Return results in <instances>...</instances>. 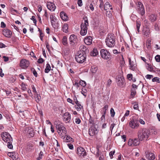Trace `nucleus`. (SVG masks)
I'll list each match as a JSON object with an SVG mask.
<instances>
[{"label": "nucleus", "mask_w": 160, "mask_h": 160, "mask_svg": "<svg viewBox=\"0 0 160 160\" xmlns=\"http://www.w3.org/2000/svg\"><path fill=\"white\" fill-rule=\"evenodd\" d=\"M150 135L149 130L146 128L141 129L138 132V138L141 141L148 140Z\"/></svg>", "instance_id": "1"}, {"label": "nucleus", "mask_w": 160, "mask_h": 160, "mask_svg": "<svg viewBox=\"0 0 160 160\" xmlns=\"http://www.w3.org/2000/svg\"><path fill=\"white\" fill-rule=\"evenodd\" d=\"M115 37L113 34H108L106 39V42L109 47H113L115 45Z\"/></svg>", "instance_id": "2"}, {"label": "nucleus", "mask_w": 160, "mask_h": 160, "mask_svg": "<svg viewBox=\"0 0 160 160\" xmlns=\"http://www.w3.org/2000/svg\"><path fill=\"white\" fill-rule=\"evenodd\" d=\"M101 57L105 60L110 59L111 58V55L110 53L106 49H103L101 50L100 51Z\"/></svg>", "instance_id": "3"}, {"label": "nucleus", "mask_w": 160, "mask_h": 160, "mask_svg": "<svg viewBox=\"0 0 160 160\" xmlns=\"http://www.w3.org/2000/svg\"><path fill=\"white\" fill-rule=\"evenodd\" d=\"M98 125L97 124H94V126H90L89 129V134L91 136H93L97 134L98 132Z\"/></svg>", "instance_id": "4"}, {"label": "nucleus", "mask_w": 160, "mask_h": 160, "mask_svg": "<svg viewBox=\"0 0 160 160\" xmlns=\"http://www.w3.org/2000/svg\"><path fill=\"white\" fill-rule=\"evenodd\" d=\"M56 127L58 133L60 136H63V134H66L67 132L66 130V128L63 125L60 124H56Z\"/></svg>", "instance_id": "5"}, {"label": "nucleus", "mask_w": 160, "mask_h": 160, "mask_svg": "<svg viewBox=\"0 0 160 160\" xmlns=\"http://www.w3.org/2000/svg\"><path fill=\"white\" fill-rule=\"evenodd\" d=\"M86 55L84 53H80L76 55L75 59L76 61L79 63H82L86 60Z\"/></svg>", "instance_id": "6"}, {"label": "nucleus", "mask_w": 160, "mask_h": 160, "mask_svg": "<svg viewBox=\"0 0 160 160\" xmlns=\"http://www.w3.org/2000/svg\"><path fill=\"white\" fill-rule=\"evenodd\" d=\"M51 19V22L52 26L54 28H58V22H56V18L55 16L53 15H50V17Z\"/></svg>", "instance_id": "7"}, {"label": "nucleus", "mask_w": 160, "mask_h": 160, "mask_svg": "<svg viewBox=\"0 0 160 160\" xmlns=\"http://www.w3.org/2000/svg\"><path fill=\"white\" fill-rule=\"evenodd\" d=\"M140 141L139 138H135L134 140L130 139L128 142V145L130 146L138 145L140 143Z\"/></svg>", "instance_id": "8"}, {"label": "nucleus", "mask_w": 160, "mask_h": 160, "mask_svg": "<svg viewBox=\"0 0 160 160\" xmlns=\"http://www.w3.org/2000/svg\"><path fill=\"white\" fill-rule=\"evenodd\" d=\"M137 10L138 13L143 16L145 13V10L143 4L140 2H138Z\"/></svg>", "instance_id": "9"}, {"label": "nucleus", "mask_w": 160, "mask_h": 160, "mask_svg": "<svg viewBox=\"0 0 160 160\" xmlns=\"http://www.w3.org/2000/svg\"><path fill=\"white\" fill-rule=\"evenodd\" d=\"M29 64L28 61L23 59L20 61V66L22 69H25L28 67Z\"/></svg>", "instance_id": "10"}, {"label": "nucleus", "mask_w": 160, "mask_h": 160, "mask_svg": "<svg viewBox=\"0 0 160 160\" xmlns=\"http://www.w3.org/2000/svg\"><path fill=\"white\" fill-rule=\"evenodd\" d=\"M63 121L66 123H69L71 119L70 114L68 112H66L62 115Z\"/></svg>", "instance_id": "11"}, {"label": "nucleus", "mask_w": 160, "mask_h": 160, "mask_svg": "<svg viewBox=\"0 0 160 160\" xmlns=\"http://www.w3.org/2000/svg\"><path fill=\"white\" fill-rule=\"evenodd\" d=\"M129 124L130 126L133 129L137 128L139 126L138 121L137 119H132Z\"/></svg>", "instance_id": "12"}, {"label": "nucleus", "mask_w": 160, "mask_h": 160, "mask_svg": "<svg viewBox=\"0 0 160 160\" xmlns=\"http://www.w3.org/2000/svg\"><path fill=\"white\" fill-rule=\"evenodd\" d=\"M77 153L79 156H84L86 155V152L83 148L80 147L77 149Z\"/></svg>", "instance_id": "13"}, {"label": "nucleus", "mask_w": 160, "mask_h": 160, "mask_svg": "<svg viewBox=\"0 0 160 160\" xmlns=\"http://www.w3.org/2000/svg\"><path fill=\"white\" fill-rule=\"evenodd\" d=\"M70 44L71 45H73L77 41V36L74 35H71L69 38Z\"/></svg>", "instance_id": "14"}, {"label": "nucleus", "mask_w": 160, "mask_h": 160, "mask_svg": "<svg viewBox=\"0 0 160 160\" xmlns=\"http://www.w3.org/2000/svg\"><path fill=\"white\" fill-rule=\"evenodd\" d=\"M85 24H81V30L80 31V34L82 36L85 35L87 32V27L85 25Z\"/></svg>", "instance_id": "15"}, {"label": "nucleus", "mask_w": 160, "mask_h": 160, "mask_svg": "<svg viewBox=\"0 0 160 160\" xmlns=\"http://www.w3.org/2000/svg\"><path fill=\"white\" fill-rule=\"evenodd\" d=\"M145 154L146 158L149 160H154L155 158V155L152 153L148 151L145 152Z\"/></svg>", "instance_id": "16"}, {"label": "nucleus", "mask_w": 160, "mask_h": 160, "mask_svg": "<svg viewBox=\"0 0 160 160\" xmlns=\"http://www.w3.org/2000/svg\"><path fill=\"white\" fill-rule=\"evenodd\" d=\"M125 81V80L123 77H118L117 79L116 82L118 86L121 87L123 85Z\"/></svg>", "instance_id": "17"}, {"label": "nucleus", "mask_w": 160, "mask_h": 160, "mask_svg": "<svg viewBox=\"0 0 160 160\" xmlns=\"http://www.w3.org/2000/svg\"><path fill=\"white\" fill-rule=\"evenodd\" d=\"M47 7L50 10L53 11L56 8L55 4L52 2H49L47 4Z\"/></svg>", "instance_id": "18"}, {"label": "nucleus", "mask_w": 160, "mask_h": 160, "mask_svg": "<svg viewBox=\"0 0 160 160\" xmlns=\"http://www.w3.org/2000/svg\"><path fill=\"white\" fill-rule=\"evenodd\" d=\"M92 38L91 36H89L86 37L84 40L85 43L87 45H89L92 43Z\"/></svg>", "instance_id": "19"}, {"label": "nucleus", "mask_w": 160, "mask_h": 160, "mask_svg": "<svg viewBox=\"0 0 160 160\" xmlns=\"http://www.w3.org/2000/svg\"><path fill=\"white\" fill-rule=\"evenodd\" d=\"M27 133L30 138L33 137L34 135V132L33 129L31 127H29L28 128Z\"/></svg>", "instance_id": "20"}, {"label": "nucleus", "mask_w": 160, "mask_h": 160, "mask_svg": "<svg viewBox=\"0 0 160 160\" xmlns=\"http://www.w3.org/2000/svg\"><path fill=\"white\" fill-rule=\"evenodd\" d=\"M79 49L81 52H82V53H84L86 55L87 53L88 52V50L85 46L83 45H81Z\"/></svg>", "instance_id": "21"}, {"label": "nucleus", "mask_w": 160, "mask_h": 160, "mask_svg": "<svg viewBox=\"0 0 160 160\" xmlns=\"http://www.w3.org/2000/svg\"><path fill=\"white\" fill-rule=\"evenodd\" d=\"M3 35L6 37L10 38L12 35V32L9 30H7L3 31Z\"/></svg>", "instance_id": "22"}, {"label": "nucleus", "mask_w": 160, "mask_h": 160, "mask_svg": "<svg viewBox=\"0 0 160 160\" xmlns=\"http://www.w3.org/2000/svg\"><path fill=\"white\" fill-rule=\"evenodd\" d=\"M142 34L146 37H149V35L150 34L149 28L148 27H146L144 28L142 31Z\"/></svg>", "instance_id": "23"}, {"label": "nucleus", "mask_w": 160, "mask_h": 160, "mask_svg": "<svg viewBox=\"0 0 160 160\" xmlns=\"http://www.w3.org/2000/svg\"><path fill=\"white\" fill-rule=\"evenodd\" d=\"M60 17L64 21H67L68 20V17L67 14L63 12H61Z\"/></svg>", "instance_id": "24"}, {"label": "nucleus", "mask_w": 160, "mask_h": 160, "mask_svg": "<svg viewBox=\"0 0 160 160\" xmlns=\"http://www.w3.org/2000/svg\"><path fill=\"white\" fill-rule=\"evenodd\" d=\"M76 105L75 106V107L77 110L80 111L81 108H83V106L80 104V102L76 99Z\"/></svg>", "instance_id": "25"}, {"label": "nucleus", "mask_w": 160, "mask_h": 160, "mask_svg": "<svg viewBox=\"0 0 160 160\" xmlns=\"http://www.w3.org/2000/svg\"><path fill=\"white\" fill-rule=\"evenodd\" d=\"M129 64L130 66V69L132 70H134L136 67V64L133 61H131L130 58H129Z\"/></svg>", "instance_id": "26"}, {"label": "nucleus", "mask_w": 160, "mask_h": 160, "mask_svg": "<svg viewBox=\"0 0 160 160\" xmlns=\"http://www.w3.org/2000/svg\"><path fill=\"white\" fill-rule=\"evenodd\" d=\"M104 9L105 10H112V8L109 4L108 2H106L104 5Z\"/></svg>", "instance_id": "27"}, {"label": "nucleus", "mask_w": 160, "mask_h": 160, "mask_svg": "<svg viewBox=\"0 0 160 160\" xmlns=\"http://www.w3.org/2000/svg\"><path fill=\"white\" fill-rule=\"evenodd\" d=\"M149 19L151 22H154L156 19V16L154 14H152L149 16Z\"/></svg>", "instance_id": "28"}, {"label": "nucleus", "mask_w": 160, "mask_h": 160, "mask_svg": "<svg viewBox=\"0 0 160 160\" xmlns=\"http://www.w3.org/2000/svg\"><path fill=\"white\" fill-rule=\"evenodd\" d=\"M4 135L3 136L1 137L2 139L5 142H11V141H12V140L10 139V138H9L8 136H6L5 137H4Z\"/></svg>", "instance_id": "29"}, {"label": "nucleus", "mask_w": 160, "mask_h": 160, "mask_svg": "<svg viewBox=\"0 0 160 160\" xmlns=\"http://www.w3.org/2000/svg\"><path fill=\"white\" fill-rule=\"evenodd\" d=\"M98 52L96 48H94L93 50L91 52V55L93 56H96L98 54Z\"/></svg>", "instance_id": "30"}, {"label": "nucleus", "mask_w": 160, "mask_h": 160, "mask_svg": "<svg viewBox=\"0 0 160 160\" xmlns=\"http://www.w3.org/2000/svg\"><path fill=\"white\" fill-rule=\"evenodd\" d=\"M51 67L50 64L48 63L46 64V68L45 69L44 72L45 73H48L51 70Z\"/></svg>", "instance_id": "31"}, {"label": "nucleus", "mask_w": 160, "mask_h": 160, "mask_svg": "<svg viewBox=\"0 0 160 160\" xmlns=\"http://www.w3.org/2000/svg\"><path fill=\"white\" fill-rule=\"evenodd\" d=\"M81 92L83 96L85 97H86L87 95V90L85 88H82V89Z\"/></svg>", "instance_id": "32"}, {"label": "nucleus", "mask_w": 160, "mask_h": 160, "mask_svg": "<svg viewBox=\"0 0 160 160\" xmlns=\"http://www.w3.org/2000/svg\"><path fill=\"white\" fill-rule=\"evenodd\" d=\"M68 25L67 24H64L62 27V30L66 33L68 32Z\"/></svg>", "instance_id": "33"}, {"label": "nucleus", "mask_w": 160, "mask_h": 160, "mask_svg": "<svg viewBox=\"0 0 160 160\" xmlns=\"http://www.w3.org/2000/svg\"><path fill=\"white\" fill-rule=\"evenodd\" d=\"M1 137L3 136V135H4V137H5L7 136H8L9 137V138H10V139L11 140H12V138L11 137V135L9 134V133L7 132H3L1 133Z\"/></svg>", "instance_id": "34"}, {"label": "nucleus", "mask_w": 160, "mask_h": 160, "mask_svg": "<svg viewBox=\"0 0 160 160\" xmlns=\"http://www.w3.org/2000/svg\"><path fill=\"white\" fill-rule=\"evenodd\" d=\"M98 70V68L97 67L93 66L91 67V70L92 73H95Z\"/></svg>", "instance_id": "35"}, {"label": "nucleus", "mask_w": 160, "mask_h": 160, "mask_svg": "<svg viewBox=\"0 0 160 160\" xmlns=\"http://www.w3.org/2000/svg\"><path fill=\"white\" fill-rule=\"evenodd\" d=\"M66 142H70L72 141L73 139L69 135H66Z\"/></svg>", "instance_id": "36"}, {"label": "nucleus", "mask_w": 160, "mask_h": 160, "mask_svg": "<svg viewBox=\"0 0 160 160\" xmlns=\"http://www.w3.org/2000/svg\"><path fill=\"white\" fill-rule=\"evenodd\" d=\"M89 123L90 124V126H94V123H95V124H96V123H94L93 119L90 116V118L89 119Z\"/></svg>", "instance_id": "37"}, {"label": "nucleus", "mask_w": 160, "mask_h": 160, "mask_svg": "<svg viewBox=\"0 0 160 160\" xmlns=\"http://www.w3.org/2000/svg\"><path fill=\"white\" fill-rule=\"evenodd\" d=\"M62 43L63 44L65 45L67 43V38L66 36H64L62 39Z\"/></svg>", "instance_id": "38"}, {"label": "nucleus", "mask_w": 160, "mask_h": 160, "mask_svg": "<svg viewBox=\"0 0 160 160\" xmlns=\"http://www.w3.org/2000/svg\"><path fill=\"white\" fill-rule=\"evenodd\" d=\"M152 82H157L158 83H160V80L159 78L157 77H155L153 78L152 79Z\"/></svg>", "instance_id": "39"}, {"label": "nucleus", "mask_w": 160, "mask_h": 160, "mask_svg": "<svg viewBox=\"0 0 160 160\" xmlns=\"http://www.w3.org/2000/svg\"><path fill=\"white\" fill-rule=\"evenodd\" d=\"M131 95L132 98H133L136 93V91L135 89H132L131 90Z\"/></svg>", "instance_id": "40"}, {"label": "nucleus", "mask_w": 160, "mask_h": 160, "mask_svg": "<svg viewBox=\"0 0 160 160\" xmlns=\"http://www.w3.org/2000/svg\"><path fill=\"white\" fill-rule=\"evenodd\" d=\"M140 26H141L140 23L138 21H136V27H137V31L138 32H139V28H140Z\"/></svg>", "instance_id": "41"}, {"label": "nucleus", "mask_w": 160, "mask_h": 160, "mask_svg": "<svg viewBox=\"0 0 160 160\" xmlns=\"http://www.w3.org/2000/svg\"><path fill=\"white\" fill-rule=\"evenodd\" d=\"M113 12L112 10H107L106 12V15L107 16L109 17H110L112 14V13Z\"/></svg>", "instance_id": "42"}, {"label": "nucleus", "mask_w": 160, "mask_h": 160, "mask_svg": "<svg viewBox=\"0 0 160 160\" xmlns=\"http://www.w3.org/2000/svg\"><path fill=\"white\" fill-rule=\"evenodd\" d=\"M15 152H8V155L10 157H11L12 158H16L15 157H14V155H15Z\"/></svg>", "instance_id": "43"}, {"label": "nucleus", "mask_w": 160, "mask_h": 160, "mask_svg": "<svg viewBox=\"0 0 160 160\" xmlns=\"http://www.w3.org/2000/svg\"><path fill=\"white\" fill-rule=\"evenodd\" d=\"M12 141H11V142H9L8 141L7 142L8 143L7 146L8 148L11 149L12 148H13V146L12 144Z\"/></svg>", "instance_id": "44"}, {"label": "nucleus", "mask_w": 160, "mask_h": 160, "mask_svg": "<svg viewBox=\"0 0 160 160\" xmlns=\"http://www.w3.org/2000/svg\"><path fill=\"white\" fill-rule=\"evenodd\" d=\"M79 84L83 87H84L86 85V82L85 81L82 80L80 81Z\"/></svg>", "instance_id": "45"}, {"label": "nucleus", "mask_w": 160, "mask_h": 160, "mask_svg": "<svg viewBox=\"0 0 160 160\" xmlns=\"http://www.w3.org/2000/svg\"><path fill=\"white\" fill-rule=\"evenodd\" d=\"M122 60H120V63L121 64V65L122 66H124L125 64V62L124 60V58L123 57V55H122Z\"/></svg>", "instance_id": "46"}, {"label": "nucleus", "mask_w": 160, "mask_h": 160, "mask_svg": "<svg viewBox=\"0 0 160 160\" xmlns=\"http://www.w3.org/2000/svg\"><path fill=\"white\" fill-rule=\"evenodd\" d=\"M41 99V96L39 94H37V96L36 98V102L38 103L40 101Z\"/></svg>", "instance_id": "47"}, {"label": "nucleus", "mask_w": 160, "mask_h": 160, "mask_svg": "<svg viewBox=\"0 0 160 160\" xmlns=\"http://www.w3.org/2000/svg\"><path fill=\"white\" fill-rule=\"evenodd\" d=\"M21 87H22V89L23 91H26L27 89V88L26 87L25 84L23 83L22 82L21 84Z\"/></svg>", "instance_id": "48"}, {"label": "nucleus", "mask_w": 160, "mask_h": 160, "mask_svg": "<svg viewBox=\"0 0 160 160\" xmlns=\"http://www.w3.org/2000/svg\"><path fill=\"white\" fill-rule=\"evenodd\" d=\"M110 114L112 117H114L115 114V112L113 108H111L110 110Z\"/></svg>", "instance_id": "49"}, {"label": "nucleus", "mask_w": 160, "mask_h": 160, "mask_svg": "<svg viewBox=\"0 0 160 160\" xmlns=\"http://www.w3.org/2000/svg\"><path fill=\"white\" fill-rule=\"evenodd\" d=\"M155 59L156 62H160V55H157L155 56Z\"/></svg>", "instance_id": "50"}, {"label": "nucleus", "mask_w": 160, "mask_h": 160, "mask_svg": "<svg viewBox=\"0 0 160 160\" xmlns=\"http://www.w3.org/2000/svg\"><path fill=\"white\" fill-rule=\"evenodd\" d=\"M31 19L33 21V23L35 24V25L36 26V25L37 20L36 19L35 17L34 16H32L31 18Z\"/></svg>", "instance_id": "51"}, {"label": "nucleus", "mask_w": 160, "mask_h": 160, "mask_svg": "<svg viewBox=\"0 0 160 160\" xmlns=\"http://www.w3.org/2000/svg\"><path fill=\"white\" fill-rule=\"evenodd\" d=\"M148 66L147 67V70L149 71L152 72L153 70V68L152 67H151L148 64Z\"/></svg>", "instance_id": "52"}, {"label": "nucleus", "mask_w": 160, "mask_h": 160, "mask_svg": "<svg viewBox=\"0 0 160 160\" xmlns=\"http://www.w3.org/2000/svg\"><path fill=\"white\" fill-rule=\"evenodd\" d=\"M127 78L129 79V80H131L132 79V75L131 74H128L127 75Z\"/></svg>", "instance_id": "53"}, {"label": "nucleus", "mask_w": 160, "mask_h": 160, "mask_svg": "<svg viewBox=\"0 0 160 160\" xmlns=\"http://www.w3.org/2000/svg\"><path fill=\"white\" fill-rule=\"evenodd\" d=\"M147 79H150L153 77V76L152 75L147 74L145 76Z\"/></svg>", "instance_id": "54"}, {"label": "nucleus", "mask_w": 160, "mask_h": 160, "mask_svg": "<svg viewBox=\"0 0 160 160\" xmlns=\"http://www.w3.org/2000/svg\"><path fill=\"white\" fill-rule=\"evenodd\" d=\"M75 122L77 124H79L81 122V120L78 118H76L75 119Z\"/></svg>", "instance_id": "55"}, {"label": "nucleus", "mask_w": 160, "mask_h": 160, "mask_svg": "<svg viewBox=\"0 0 160 160\" xmlns=\"http://www.w3.org/2000/svg\"><path fill=\"white\" fill-rule=\"evenodd\" d=\"M96 149H97V152L96 153V156H97V157H98L100 155V152L99 151V148L97 147V148Z\"/></svg>", "instance_id": "56"}, {"label": "nucleus", "mask_w": 160, "mask_h": 160, "mask_svg": "<svg viewBox=\"0 0 160 160\" xmlns=\"http://www.w3.org/2000/svg\"><path fill=\"white\" fill-rule=\"evenodd\" d=\"M115 152V151H112L110 152L109 156L111 158H113V155L114 154Z\"/></svg>", "instance_id": "57"}, {"label": "nucleus", "mask_w": 160, "mask_h": 160, "mask_svg": "<svg viewBox=\"0 0 160 160\" xmlns=\"http://www.w3.org/2000/svg\"><path fill=\"white\" fill-rule=\"evenodd\" d=\"M112 80L110 79H108L107 82V85L109 87L112 83Z\"/></svg>", "instance_id": "58"}, {"label": "nucleus", "mask_w": 160, "mask_h": 160, "mask_svg": "<svg viewBox=\"0 0 160 160\" xmlns=\"http://www.w3.org/2000/svg\"><path fill=\"white\" fill-rule=\"evenodd\" d=\"M44 60L42 58H39L38 61V62L39 63H42Z\"/></svg>", "instance_id": "59"}, {"label": "nucleus", "mask_w": 160, "mask_h": 160, "mask_svg": "<svg viewBox=\"0 0 160 160\" xmlns=\"http://www.w3.org/2000/svg\"><path fill=\"white\" fill-rule=\"evenodd\" d=\"M106 112L105 111H104V114L102 116L101 118V119L102 120H105V115L106 114Z\"/></svg>", "instance_id": "60"}, {"label": "nucleus", "mask_w": 160, "mask_h": 160, "mask_svg": "<svg viewBox=\"0 0 160 160\" xmlns=\"http://www.w3.org/2000/svg\"><path fill=\"white\" fill-rule=\"evenodd\" d=\"M68 146L70 149H72L73 148V145L71 143H68L67 144Z\"/></svg>", "instance_id": "61"}, {"label": "nucleus", "mask_w": 160, "mask_h": 160, "mask_svg": "<svg viewBox=\"0 0 160 160\" xmlns=\"http://www.w3.org/2000/svg\"><path fill=\"white\" fill-rule=\"evenodd\" d=\"M78 4L79 6H81L82 5V0H78Z\"/></svg>", "instance_id": "62"}, {"label": "nucleus", "mask_w": 160, "mask_h": 160, "mask_svg": "<svg viewBox=\"0 0 160 160\" xmlns=\"http://www.w3.org/2000/svg\"><path fill=\"white\" fill-rule=\"evenodd\" d=\"M151 45V41H148L146 42V45L148 48H149V47H150Z\"/></svg>", "instance_id": "63"}, {"label": "nucleus", "mask_w": 160, "mask_h": 160, "mask_svg": "<svg viewBox=\"0 0 160 160\" xmlns=\"http://www.w3.org/2000/svg\"><path fill=\"white\" fill-rule=\"evenodd\" d=\"M115 125L116 124L115 123L112 124L110 128V130L112 131Z\"/></svg>", "instance_id": "64"}]
</instances>
